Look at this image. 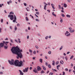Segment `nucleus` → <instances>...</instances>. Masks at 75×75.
I'll return each mask as SVG.
<instances>
[{"mask_svg":"<svg viewBox=\"0 0 75 75\" xmlns=\"http://www.w3.org/2000/svg\"><path fill=\"white\" fill-rule=\"evenodd\" d=\"M33 59H35V57H33Z\"/></svg>","mask_w":75,"mask_h":75,"instance_id":"obj_61","label":"nucleus"},{"mask_svg":"<svg viewBox=\"0 0 75 75\" xmlns=\"http://www.w3.org/2000/svg\"><path fill=\"white\" fill-rule=\"evenodd\" d=\"M71 71H72V70H71V69H69V72H71Z\"/></svg>","mask_w":75,"mask_h":75,"instance_id":"obj_60","label":"nucleus"},{"mask_svg":"<svg viewBox=\"0 0 75 75\" xmlns=\"http://www.w3.org/2000/svg\"><path fill=\"white\" fill-rule=\"evenodd\" d=\"M74 57V56H72L70 58V59H71Z\"/></svg>","mask_w":75,"mask_h":75,"instance_id":"obj_37","label":"nucleus"},{"mask_svg":"<svg viewBox=\"0 0 75 75\" xmlns=\"http://www.w3.org/2000/svg\"><path fill=\"white\" fill-rule=\"evenodd\" d=\"M45 65L46 66H48V63H47V62L45 63Z\"/></svg>","mask_w":75,"mask_h":75,"instance_id":"obj_50","label":"nucleus"},{"mask_svg":"<svg viewBox=\"0 0 75 75\" xmlns=\"http://www.w3.org/2000/svg\"><path fill=\"white\" fill-rule=\"evenodd\" d=\"M36 14H39V12H36Z\"/></svg>","mask_w":75,"mask_h":75,"instance_id":"obj_57","label":"nucleus"},{"mask_svg":"<svg viewBox=\"0 0 75 75\" xmlns=\"http://www.w3.org/2000/svg\"><path fill=\"white\" fill-rule=\"evenodd\" d=\"M42 69L41 67L38 66L37 67V69L36 68H35L33 70V71L35 73H37L38 72V71H41Z\"/></svg>","mask_w":75,"mask_h":75,"instance_id":"obj_3","label":"nucleus"},{"mask_svg":"<svg viewBox=\"0 0 75 75\" xmlns=\"http://www.w3.org/2000/svg\"><path fill=\"white\" fill-rule=\"evenodd\" d=\"M35 20L36 21H38V22H39V21H40V20H39L38 19H36Z\"/></svg>","mask_w":75,"mask_h":75,"instance_id":"obj_32","label":"nucleus"},{"mask_svg":"<svg viewBox=\"0 0 75 75\" xmlns=\"http://www.w3.org/2000/svg\"><path fill=\"white\" fill-rule=\"evenodd\" d=\"M42 67L43 69H44V71H45V70H46V68H45V67L44 66H42Z\"/></svg>","mask_w":75,"mask_h":75,"instance_id":"obj_8","label":"nucleus"},{"mask_svg":"<svg viewBox=\"0 0 75 75\" xmlns=\"http://www.w3.org/2000/svg\"><path fill=\"white\" fill-rule=\"evenodd\" d=\"M48 37H49V38H50V39L51 38V36L50 35V36H49Z\"/></svg>","mask_w":75,"mask_h":75,"instance_id":"obj_51","label":"nucleus"},{"mask_svg":"<svg viewBox=\"0 0 75 75\" xmlns=\"http://www.w3.org/2000/svg\"><path fill=\"white\" fill-rule=\"evenodd\" d=\"M8 17L10 18L11 20H13L14 18V15H9Z\"/></svg>","mask_w":75,"mask_h":75,"instance_id":"obj_4","label":"nucleus"},{"mask_svg":"<svg viewBox=\"0 0 75 75\" xmlns=\"http://www.w3.org/2000/svg\"><path fill=\"white\" fill-rule=\"evenodd\" d=\"M61 9H62V10H64V8H63V6H62L61 7Z\"/></svg>","mask_w":75,"mask_h":75,"instance_id":"obj_58","label":"nucleus"},{"mask_svg":"<svg viewBox=\"0 0 75 75\" xmlns=\"http://www.w3.org/2000/svg\"><path fill=\"white\" fill-rule=\"evenodd\" d=\"M3 71H0V74H3Z\"/></svg>","mask_w":75,"mask_h":75,"instance_id":"obj_42","label":"nucleus"},{"mask_svg":"<svg viewBox=\"0 0 75 75\" xmlns=\"http://www.w3.org/2000/svg\"><path fill=\"white\" fill-rule=\"evenodd\" d=\"M53 74H54L53 73L51 72L50 73V75H53Z\"/></svg>","mask_w":75,"mask_h":75,"instance_id":"obj_40","label":"nucleus"},{"mask_svg":"<svg viewBox=\"0 0 75 75\" xmlns=\"http://www.w3.org/2000/svg\"><path fill=\"white\" fill-rule=\"evenodd\" d=\"M28 30H30V27H28Z\"/></svg>","mask_w":75,"mask_h":75,"instance_id":"obj_56","label":"nucleus"},{"mask_svg":"<svg viewBox=\"0 0 75 75\" xmlns=\"http://www.w3.org/2000/svg\"><path fill=\"white\" fill-rule=\"evenodd\" d=\"M52 71H55V72H57V70H56V69H52Z\"/></svg>","mask_w":75,"mask_h":75,"instance_id":"obj_29","label":"nucleus"},{"mask_svg":"<svg viewBox=\"0 0 75 75\" xmlns=\"http://www.w3.org/2000/svg\"><path fill=\"white\" fill-rule=\"evenodd\" d=\"M48 36H46V37H45V39H46V40H47V39H48Z\"/></svg>","mask_w":75,"mask_h":75,"instance_id":"obj_27","label":"nucleus"},{"mask_svg":"<svg viewBox=\"0 0 75 75\" xmlns=\"http://www.w3.org/2000/svg\"><path fill=\"white\" fill-rule=\"evenodd\" d=\"M17 26H20V24H19V23H18L17 24Z\"/></svg>","mask_w":75,"mask_h":75,"instance_id":"obj_62","label":"nucleus"},{"mask_svg":"<svg viewBox=\"0 0 75 75\" xmlns=\"http://www.w3.org/2000/svg\"><path fill=\"white\" fill-rule=\"evenodd\" d=\"M8 47V46H4V49H5V50H7V48Z\"/></svg>","mask_w":75,"mask_h":75,"instance_id":"obj_11","label":"nucleus"},{"mask_svg":"<svg viewBox=\"0 0 75 75\" xmlns=\"http://www.w3.org/2000/svg\"><path fill=\"white\" fill-rule=\"evenodd\" d=\"M14 18L13 17V19H14V20H17V18H16V15H14Z\"/></svg>","mask_w":75,"mask_h":75,"instance_id":"obj_16","label":"nucleus"},{"mask_svg":"<svg viewBox=\"0 0 75 75\" xmlns=\"http://www.w3.org/2000/svg\"><path fill=\"white\" fill-rule=\"evenodd\" d=\"M19 72H20V74H21V75H24V73H23V72H22V71H21V70H19Z\"/></svg>","mask_w":75,"mask_h":75,"instance_id":"obj_6","label":"nucleus"},{"mask_svg":"<svg viewBox=\"0 0 75 75\" xmlns=\"http://www.w3.org/2000/svg\"><path fill=\"white\" fill-rule=\"evenodd\" d=\"M69 30H70H70H72V28H71V27H70L69 28Z\"/></svg>","mask_w":75,"mask_h":75,"instance_id":"obj_43","label":"nucleus"},{"mask_svg":"<svg viewBox=\"0 0 75 75\" xmlns=\"http://www.w3.org/2000/svg\"><path fill=\"white\" fill-rule=\"evenodd\" d=\"M69 53H70V52H67V54H69Z\"/></svg>","mask_w":75,"mask_h":75,"instance_id":"obj_53","label":"nucleus"},{"mask_svg":"<svg viewBox=\"0 0 75 75\" xmlns=\"http://www.w3.org/2000/svg\"><path fill=\"white\" fill-rule=\"evenodd\" d=\"M59 64V62H57L56 63V65H58Z\"/></svg>","mask_w":75,"mask_h":75,"instance_id":"obj_28","label":"nucleus"},{"mask_svg":"<svg viewBox=\"0 0 75 75\" xmlns=\"http://www.w3.org/2000/svg\"><path fill=\"white\" fill-rule=\"evenodd\" d=\"M7 3L9 5L10 4V2L9 1H8Z\"/></svg>","mask_w":75,"mask_h":75,"instance_id":"obj_55","label":"nucleus"},{"mask_svg":"<svg viewBox=\"0 0 75 75\" xmlns=\"http://www.w3.org/2000/svg\"><path fill=\"white\" fill-rule=\"evenodd\" d=\"M62 19L61 18L60 20V22L62 23Z\"/></svg>","mask_w":75,"mask_h":75,"instance_id":"obj_48","label":"nucleus"},{"mask_svg":"<svg viewBox=\"0 0 75 75\" xmlns=\"http://www.w3.org/2000/svg\"><path fill=\"white\" fill-rule=\"evenodd\" d=\"M58 6L59 9H61V5H59Z\"/></svg>","mask_w":75,"mask_h":75,"instance_id":"obj_30","label":"nucleus"},{"mask_svg":"<svg viewBox=\"0 0 75 75\" xmlns=\"http://www.w3.org/2000/svg\"><path fill=\"white\" fill-rule=\"evenodd\" d=\"M8 40V38H6V39H5V40Z\"/></svg>","mask_w":75,"mask_h":75,"instance_id":"obj_63","label":"nucleus"},{"mask_svg":"<svg viewBox=\"0 0 75 75\" xmlns=\"http://www.w3.org/2000/svg\"><path fill=\"white\" fill-rule=\"evenodd\" d=\"M48 67H49V68H51V65H50V64H49L48 65Z\"/></svg>","mask_w":75,"mask_h":75,"instance_id":"obj_31","label":"nucleus"},{"mask_svg":"<svg viewBox=\"0 0 75 75\" xmlns=\"http://www.w3.org/2000/svg\"><path fill=\"white\" fill-rule=\"evenodd\" d=\"M2 6H4V5L3 4H0V7H2Z\"/></svg>","mask_w":75,"mask_h":75,"instance_id":"obj_20","label":"nucleus"},{"mask_svg":"<svg viewBox=\"0 0 75 75\" xmlns=\"http://www.w3.org/2000/svg\"><path fill=\"white\" fill-rule=\"evenodd\" d=\"M64 7H67V5L65 4H64Z\"/></svg>","mask_w":75,"mask_h":75,"instance_id":"obj_22","label":"nucleus"},{"mask_svg":"<svg viewBox=\"0 0 75 75\" xmlns=\"http://www.w3.org/2000/svg\"><path fill=\"white\" fill-rule=\"evenodd\" d=\"M60 63L61 64H64V61L61 60L60 62Z\"/></svg>","mask_w":75,"mask_h":75,"instance_id":"obj_14","label":"nucleus"},{"mask_svg":"<svg viewBox=\"0 0 75 75\" xmlns=\"http://www.w3.org/2000/svg\"><path fill=\"white\" fill-rule=\"evenodd\" d=\"M65 58L66 61H67V60H68V57H67V56H66L65 57Z\"/></svg>","mask_w":75,"mask_h":75,"instance_id":"obj_21","label":"nucleus"},{"mask_svg":"<svg viewBox=\"0 0 75 75\" xmlns=\"http://www.w3.org/2000/svg\"><path fill=\"white\" fill-rule=\"evenodd\" d=\"M52 15L53 16H55V17H56V15L55 14H54V12H53L52 13Z\"/></svg>","mask_w":75,"mask_h":75,"instance_id":"obj_17","label":"nucleus"},{"mask_svg":"<svg viewBox=\"0 0 75 75\" xmlns=\"http://www.w3.org/2000/svg\"><path fill=\"white\" fill-rule=\"evenodd\" d=\"M35 47L36 49H38V46L36 45L35 46Z\"/></svg>","mask_w":75,"mask_h":75,"instance_id":"obj_44","label":"nucleus"},{"mask_svg":"<svg viewBox=\"0 0 75 75\" xmlns=\"http://www.w3.org/2000/svg\"><path fill=\"white\" fill-rule=\"evenodd\" d=\"M61 15H62V17H65V15L63 13H62Z\"/></svg>","mask_w":75,"mask_h":75,"instance_id":"obj_36","label":"nucleus"},{"mask_svg":"<svg viewBox=\"0 0 75 75\" xmlns=\"http://www.w3.org/2000/svg\"><path fill=\"white\" fill-rule=\"evenodd\" d=\"M10 14H14V13H13V12L11 11V12L10 13H9Z\"/></svg>","mask_w":75,"mask_h":75,"instance_id":"obj_26","label":"nucleus"},{"mask_svg":"<svg viewBox=\"0 0 75 75\" xmlns=\"http://www.w3.org/2000/svg\"><path fill=\"white\" fill-rule=\"evenodd\" d=\"M8 62L11 65H15V66L16 67H21L23 65V62L21 61L19 62V61L18 60H16L15 61L13 59H11V61L9 60H8Z\"/></svg>","mask_w":75,"mask_h":75,"instance_id":"obj_2","label":"nucleus"},{"mask_svg":"<svg viewBox=\"0 0 75 75\" xmlns=\"http://www.w3.org/2000/svg\"><path fill=\"white\" fill-rule=\"evenodd\" d=\"M69 33V32L68 31H67L66 32V33H65V35L66 36H67V37H69L70 35H71V33ZM69 33V34H68Z\"/></svg>","mask_w":75,"mask_h":75,"instance_id":"obj_5","label":"nucleus"},{"mask_svg":"<svg viewBox=\"0 0 75 75\" xmlns=\"http://www.w3.org/2000/svg\"><path fill=\"white\" fill-rule=\"evenodd\" d=\"M29 51L30 52V53H32L33 52V51H32V50H30V49H29Z\"/></svg>","mask_w":75,"mask_h":75,"instance_id":"obj_33","label":"nucleus"},{"mask_svg":"<svg viewBox=\"0 0 75 75\" xmlns=\"http://www.w3.org/2000/svg\"><path fill=\"white\" fill-rule=\"evenodd\" d=\"M62 75H65V72L64 71L63 72Z\"/></svg>","mask_w":75,"mask_h":75,"instance_id":"obj_52","label":"nucleus"},{"mask_svg":"<svg viewBox=\"0 0 75 75\" xmlns=\"http://www.w3.org/2000/svg\"><path fill=\"white\" fill-rule=\"evenodd\" d=\"M11 42L12 43H13V40H11Z\"/></svg>","mask_w":75,"mask_h":75,"instance_id":"obj_45","label":"nucleus"},{"mask_svg":"<svg viewBox=\"0 0 75 75\" xmlns=\"http://www.w3.org/2000/svg\"><path fill=\"white\" fill-rule=\"evenodd\" d=\"M64 47V46L62 45L61 47L59 48V50H61Z\"/></svg>","mask_w":75,"mask_h":75,"instance_id":"obj_7","label":"nucleus"},{"mask_svg":"<svg viewBox=\"0 0 75 75\" xmlns=\"http://www.w3.org/2000/svg\"><path fill=\"white\" fill-rule=\"evenodd\" d=\"M15 41L16 42H17V43H18V41L16 40H15Z\"/></svg>","mask_w":75,"mask_h":75,"instance_id":"obj_39","label":"nucleus"},{"mask_svg":"<svg viewBox=\"0 0 75 75\" xmlns=\"http://www.w3.org/2000/svg\"><path fill=\"white\" fill-rule=\"evenodd\" d=\"M51 6H52V8H53V9H55V7H54V6H53V4H51Z\"/></svg>","mask_w":75,"mask_h":75,"instance_id":"obj_19","label":"nucleus"},{"mask_svg":"<svg viewBox=\"0 0 75 75\" xmlns=\"http://www.w3.org/2000/svg\"><path fill=\"white\" fill-rule=\"evenodd\" d=\"M25 20L26 21H28V17H27L26 16L25 17Z\"/></svg>","mask_w":75,"mask_h":75,"instance_id":"obj_24","label":"nucleus"},{"mask_svg":"<svg viewBox=\"0 0 75 75\" xmlns=\"http://www.w3.org/2000/svg\"><path fill=\"white\" fill-rule=\"evenodd\" d=\"M18 40L19 43H21V41L20 40V39L18 38Z\"/></svg>","mask_w":75,"mask_h":75,"instance_id":"obj_23","label":"nucleus"},{"mask_svg":"<svg viewBox=\"0 0 75 75\" xmlns=\"http://www.w3.org/2000/svg\"><path fill=\"white\" fill-rule=\"evenodd\" d=\"M28 67H27V68H25V70L26 72H27L28 71Z\"/></svg>","mask_w":75,"mask_h":75,"instance_id":"obj_13","label":"nucleus"},{"mask_svg":"<svg viewBox=\"0 0 75 75\" xmlns=\"http://www.w3.org/2000/svg\"><path fill=\"white\" fill-rule=\"evenodd\" d=\"M60 67V66L59 65H58L57 66V69L58 70H59V68H58L59 67Z\"/></svg>","mask_w":75,"mask_h":75,"instance_id":"obj_15","label":"nucleus"},{"mask_svg":"<svg viewBox=\"0 0 75 75\" xmlns=\"http://www.w3.org/2000/svg\"><path fill=\"white\" fill-rule=\"evenodd\" d=\"M17 29V27L16 26H15V28H14V30L15 31H16Z\"/></svg>","mask_w":75,"mask_h":75,"instance_id":"obj_25","label":"nucleus"},{"mask_svg":"<svg viewBox=\"0 0 75 75\" xmlns=\"http://www.w3.org/2000/svg\"><path fill=\"white\" fill-rule=\"evenodd\" d=\"M48 54H51V51H49Z\"/></svg>","mask_w":75,"mask_h":75,"instance_id":"obj_41","label":"nucleus"},{"mask_svg":"<svg viewBox=\"0 0 75 75\" xmlns=\"http://www.w3.org/2000/svg\"><path fill=\"white\" fill-rule=\"evenodd\" d=\"M1 23H3V19H1Z\"/></svg>","mask_w":75,"mask_h":75,"instance_id":"obj_49","label":"nucleus"},{"mask_svg":"<svg viewBox=\"0 0 75 75\" xmlns=\"http://www.w3.org/2000/svg\"><path fill=\"white\" fill-rule=\"evenodd\" d=\"M39 61L41 63H42V59H39Z\"/></svg>","mask_w":75,"mask_h":75,"instance_id":"obj_12","label":"nucleus"},{"mask_svg":"<svg viewBox=\"0 0 75 75\" xmlns=\"http://www.w3.org/2000/svg\"><path fill=\"white\" fill-rule=\"evenodd\" d=\"M11 51L13 54H16L17 55L16 56L17 59H18L19 58L21 59L23 57V55L21 53V52H23V50L22 49L20 50V49L19 47H18V46H16V47H12Z\"/></svg>","mask_w":75,"mask_h":75,"instance_id":"obj_1","label":"nucleus"},{"mask_svg":"<svg viewBox=\"0 0 75 75\" xmlns=\"http://www.w3.org/2000/svg\"><path fill=\"white\" fill-rule=\"evenodd\" d=\"M52 62H53V63H52V65H54V66H55V62L54 61H52Z\"/></svg>","mask_w":75,"mask_h":75,"instance_id":"obj_18","label":"nucleus"},{"mask_svg":"<svg viewBox=\"0 0 75 75\" xmlns=\"http://www.w3.org/2000/svg\"><path fill=\"white\" fill-rule=\"evenodd\" d=\"M65 70L67 71H68V69L67 68H66Z\"/></svg>","mask_w":75,"mask_h":75,"instance_id":"obj_54","label":"nucleus"},{"mask_svg":"<svg viewBox=\"0 0 75 75\" xmlns=\"http://www.w3.org/2000/svg\"><path fill=\"white\" fill-rule=\"evenodd\" d=\"M23 4H24V6H27V4H26V3H24Z\"/></svg>","mask_w":75,"mask_h":75,"instance_id":"obj_46","label":"nucleus"},{"mask_svg":"<svg viewBox=\"0 0 75 75\" xmlns=\"http://www.w3.org/2000/svg\"><path fill=\"white\" fill-rule=\"evenodd\" d=\"M73 72H74V74H75V71L73 70Z\"/></svg>","mask_w":75,"mask_h":75,"instance_id":"obj_64","label":"nucleus"},{"mask_svg":"<svg viewBox=\"0 0 75 75\" xmlns=\"http://www.w3.org/2000/svg\"><path fill=\"white\" fill-rule=\"evenodd\" d=\"M13 23H15V22H16V19L13 20Z\"/></svg>","mask_w":75,"mask_h":75,"instance_id":"obj_38","label":"nucleus"},{"mask_svg":"<svg viewBox=\"0 0 75 75\" xmlns=\"http://www.w3.org/2000/svg\"><path fill=\"white\" fill-rule=\"evenodd\" d=\"M43 73H44V71L42 70L41 71V73L43 74Z\"/></svg>","mask_w":75,"mask_h":75,"instance_id":"obj_34","label":"nucleus"},{"mask_svg":"<svg viewBox=\"0 0 75 75\" xmlns=\"http://www.w3.org/2000/svg\"><path fill=\"white\" fill-rule=\"evenodd\" d=\"M3 43H4V44H8V42H5V41H3Z\"/></svg>","mask_w":75,"mask_h":75,"instance_id":"obj_9","label":"nucleus"},{"mask_svg":"<svg viewBox=\"0 0 75 75\" xmlns=\"http://www.w3.org/2000/svg\"><path fill=\"white\" fill-rule=\"evenodd\" d=\"M33 54H35L36 53V51H35V50H34L33 52Z\"/></svg>","mask_w":75,"mask_h":75,"instance_id":"obj_47","label":"nucleus"},{"mask_svg":"<svg viewBox=\"0 0 75 75\" xmlns=\"http://www.w3.org/2000/svg\"><path fill=\"white\" fill-rule=\"evenodd\" d=\"M75 31V30H70V33H74Z\"/></svg>","mask_w":75,"mask_h":75,"instance_id":"obj_10","label":"nucleus"},{"mask_svg":"<svg viewBox=\"0 0 75 75\" xmlns=\"http://www.w3.org/2000/svg\"><path fill=\"white\" fill-rule=\"evenodd\" d=\"M67 17H70V15H66Z\"/></svg>","mask_w":75,"mask_h":75,"instance_id":"obj_35","label":"nucleus"},{"mask_svg":"<svg viewBox=\"0 0 75 75\" xmlns=\"http://www.w3.org/2000/svg\"><path fill=\"white\" fill-rule=\"evenodd\" d=\"M29 36L28 35L27 37V39H29Z\"/></svg>","mask_w":75,"mask_h":75,"instance_id":"obj_59","label":"nucleus"}]
</instances>
